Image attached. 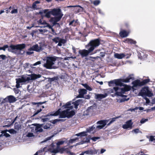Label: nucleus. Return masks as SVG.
Wrapping results in <instances>:
<instances>
[{
	"instance_id": "5",
	"label": "nucleus",
	"mask_w": 155,
	"mask_h": 155,
	"mask_svg": "<svg viewBox=\"0 0 155 155\" xmlns=\"http://www.w3.org/2000/svg\"><path fill=\"white\" fill-rule=\"evenodd\" d=\"M100 44V40L99 38H97L91 40L86 47L87 48L90 47L89 48L92 51L95 48L98 47Z\"/></svg>"
},
{
	"instance_id": "55",
	"label": "nucleus",
	"mask_w": 155,
	"mask_h": 155,
	"mask_svg": "<svg viewBox=\"0 0 155 155\" xmlns=\"http://www.w3.org/2000/svg\"><path fill=\"white\" fill-rule=\"evenodd\" d=\"M41 64V61H39L35 63L33 65V66H36L37 65L40 64Z\"/></svg>"
},
{
	"instance_id": "10",
	"label": "nucleus",
	"mask_w": 155,
	"mask_h": 155,
	"mask_svg": "<svg viewBox=\"0 0 155 155\" xmlns=\"http://www.w3.org/2000/svg\"><path fill=\"white\" fill-rule=\"evenodd\" d=\"M109 120H101L97 121V124H100L96 126V128L97 130H99L102 129L109 122Z\"/></svg>"
},
{
	"instance_id": "62",
	"label": "nucleus",
	"mask_w": 155,
	"mask_h": 155,
	"mask_svg": "<svg viewBox=\"0 0 155 155\" xmlns=\"http://www.w3.org/2000/svg\"><path fill=\"white\" fill-rule=\"evenodd\" d=\"M124 25L127 28H128L129 26V23L127 22L125 23L124 24Z\"/></svg>"
},
{
	"instance_id": "2",
	"label": "nucleus",
	"mask_w": 155,
	"mask_h": 155,
	"mask_svg": "<svg viewBox=\"0 0 155 155\" xmlns=\"http://www.w3.org/2000/svg\"><path fill=\"white\" fill-rule=\"evenodd\" d=\"M41 77V75L40 74H31V76L28 75H23L21 78L16 79V86L17 88H19L20 87V83L28 81L30 80H34Z\"/></svg>"
},
{
	"instance_id": "63",
	"label": "nucleus",
	"mask_w": 155,
	"mask_h": 155,
	"mask_svg": "<svg viewBox=\"0 0 155 155\" xmlns=\"http://www.w3.org/2000/svg\"><path fill=\"white\" fill-rule=\"evenodd\" d=\"M48 120V118H45L42 119L41 120L43 122H45V121H47Z\"/></svg>"
},
{
	"instance_id": "64",
	"label": "nucleus",
	"mask_w": 155,
	"mask_h": 155,
	"mask_svg": "<svg viewBox=\"0 0 155 155\" xmlns=\"http://www.w3.org/2000/svg\"><path fill=\"white\" fill-rule=\"evenodd\" d=\"M86 99H89L90 98V96L89 95H86L85 97H84Z\"/></svg>"
},
{
	"instance_id": "29",
	"label": "nucleus",
	"mask_w": 155,
	"mask_h": 155,
	"mask_svg": "<svg viewBox=\"0 0 155 155\" xmlns=\"http://www.w3.org/2000/svg\"><path fill=\"white\" fill-rule=\"evenodd\" d=\"M48 10H45L44 11V13L45 14V16L47 18H49L50 17L51 15V11L47 12Z\"/></svg>"
},
{
	"instance_id": "58",
	"label": "nucleus",
	"mask_w": 155,
	"mask_h": 155,
	"mask_svg": "<svg viewBox=\"0 0 155 155\" xmlns=\"http://www.w3.org/2000/svg\"><path fill=\"white\" fill-rule=\"evenodd\" d=\"M51 152L54 153H57L59 152V151H58V149L57 150L54 149V150H53L51 151Z\"/></svg>"
},
{
	"instance_id": "11",
	"label": "nucleus",
	"mask_w": 155,
	"mask_h": 155,
	"mask_svg": "<svg viewBox=\"0 0 155 155\" xmlns=\"http://www.w3.org/2000/svg\"><path fill=\"white\" fill-rule=\"evenodd\" d=\"M63 15H60L59 16H56L55 17H51L50 20V21L51 23L53 25H56L57 22L59 21L61 19Z\"/></svg>"
},
{
	"instance_id": "57",
	"label": "nucleus",
	"mask_w": 155,
	"mask_h": 155,
	"mask_svg": "<svg viewBox=\"0 0 155 155\" xmlns=\"http://www.w3.org/2000/svg\"><path fill=\"white\" fill-rule=\"evenodd\" d=\"M139 131V129L137 128V129H136L134 130H132V132H134L136 134H137V133H138Z\"/></svg>"
},
{
	"instance_id": "33",
	"label": "nucleus",
	"mask_w": 155,
	"mask_h": 155,
	"mask_svg": "<svg viewBox=\"0 0 155 155\" xmlns=\"http://www.w3.org/2000/svg\"><path fill=\"white\" fill-rule=\"evenodd\" d=\"M82 85L87 90H88L89 91H91L92 90L91 88L87 84H82Z\"/></svg>"
},
{
	"instance_id": "17",
	"label": "nucleus",
	"mask_w": 155,
	"mask_h": 155,
	"mask_svg": "<svg viewBox=\"0 0 155 155\" xmlns=\"http://www.w3.org/2000/svg\"><path fill=\"white\" fill-rule=\"evenodd\" d=\"M130 33L129 31H127L125 30H123L120 31L119 35L122 38H124L127 36Z\"/></svg>"
},
{
	"instance_id": "51",
	"label": "nucleus",
	"mask_w": 155,
	"mask_h": 155,
	"mask_svg": "<svg viewBox=\"0 0 155 155\" xmlns=\"http://www.w3.org/2000/svg\"><path fill=\"white\" fill-rule=\"evenodd\" d=\"M100 139V137H93L91 138V139L94 141H96L97 140Z\"/></svg>"
},
{
	"instance_id": "28",
	"label": "nucleus",
	"mask_w": 155,
	"mask_h": 155,
	"mask_svg": "<svg viewBox=\"0 0 155 155\" xmlns=\"http://www.w3.org/2000/svg\"><path fill=\"white\" fill-rule=\"evenodd\" d=\"M59 78V77L57 76L52 78H48V81H50V82H51L52 81L56 82V81L58 80Z\"/></svg>"
},
{
	"instance_id": "14",
	"label": "nucleus",
	"mask_w": 155,
	"mask_h": 155,
	"mask_svg": "<svg viewBox=\"0 0 155 155\" xmlns=\"http://www.w3.org/2000/svg\"><path fill=\"white\" fill-rule=\"evenodd\" d=\"M4 100L7 102H8L10 103H12L15 102L17 99L13 96L10 95L4 99Z\"/></svg>"
},
{
	"instance_id": "12",
	"label": "nucleus",
	"mask_w": 155,
	"mask_h": 155,
	"mask_svg": "<svg viewBox=\"0 0 155 155\" xmlns=\"http://www.w3.org/2000/svg\"><path fill=\"white\" fill-rule=\"evenodd\" d=\"M92 51L90 50L89 48H88V50L86 49L80 50L79 51V53L81 55V57H84L87 56Z\"/></svg>"
},
{
	"instance_id": "37",
	"label": "nucleus",
	"mask_w": 155,
	"mask_h": 155,
	"mask_svg": "<svg viewBox=\"0 0 155 155\" xmlns=\"http://www.w3.org/2000/svg\"><path fill=\"white\" fill-rule=\"evenodd\" d=\"M60 38L59 37L55 38L52 39L53 42H55L56 44L59 41Z\"/></svg>"
},
{
	"instance_id": "7",
	"label": "nucleus",
	"mask_w": 155,
	"mask_h": 155,
	"mask_svg": "<svg viewBox=\"0 0 155 155\" xmlns=\"http://www.w3.org/2000/svg\"><path fill=\"white\" fill-rule=\"evenodd\" d=\"M138 95L141 96L143 97H144L146 96L151 97L153 95V94L149 90L148 87H145L142 89L139 93Z\"/></svg>"
},
{
	"instance_id": "41",
	"label": "nucleus",
	"mask_w": 155,
	"mask_h": 155,
	"mask_svg": "<svg viewBox=\"0 0 155 155\" xmlns=\"http://www.w3.org/2000/svg\"><path fill=\"white\" fill-rule=\"evenodd\" d=\"M51 125L49 124H47L44 126L43 127L45 129H49L50 128Z\"/></svg>"
},
{
	"instance_id": "56",
	"label": "nucleus",
	"mask_w": 155,
	"mask_h": 155,
	"mask_svg": "<svg viewBox=\"0 0 155 155\" xmlns=\"http://www.w3.org/2000/svg\"><path fill=\"white\" fill-rule=\"evenodd\" d=\"M39 22L41 24H45L46 23V22L45 21H44L43 22H42V21L41 19H40L39 20Z\"/></svg>"
},
{
	"instance_id": "50",
	"label": "nucleus",
	"mask_w": 155,
	"mask_h": 155,
	"mask_svg": "<svg viewBox=\"0 0 155 155\" xmlns=\"http://www.w3.org/2000/svg\"><path fill=\"white\" fill-rule=\"evenodd\" d=\"M18 12V10L17 9H14L12 11L11 13L12 14L17 13Z\"/></svg>"
},
{
	"instance_id": "25",
	"label": "nucleus",
	"mask_w": 155,
	"mask_h": 155,
	"mask_svg": "<svg viewBox=\"0 0 155 155\" xmlns=\"http://www.w3.org/2000/svg\"><path fill=\"white\" fill-rule=\"evenodd\" d=\"M78 21L77 19L76 20H73L71 21L69 24L70 25H72L73 26H77L78 24Z\"/></svg>"
},
{
	"instance_id": "36",
	"label": "nucleus",
	"mask_w": 155,
	"mask_h": 155,
	"mask_svg": "<svg viewBox=\"0 0 155 155\" xmlns=\"http://www.w3.org/2000/svg\"><path fill=\"white\" fill-rule=\"evenodd\" d=\"M150 81L149 79H147L143 80L141 82L142 85H143L147 84Z\"/></svg>"
},
{
	"instance_id": "47",
	"label": "nucleus",
	"mask_w": 155,
	"mask_h": 155,
	"mask_svg": "<svg viewBox=\"0 0 155 155\" xmlns=\"http://www.w3.org/2000/svg\"><path fill=\"white\" fill-rule=\"evenodd\" d=\"M42 110V109H40L39 110H38L35 112V113L33 115V116H35L36 115L38 114L39 113L41 112Z\"/></svg>"
},
{
	"instance_id": "19",
	"label": "nucleus",
	"mask_w": 155,
	"mask_h": 155,
	"mask_svg": "<svg viewBox=\"0 0 155 155\" xmlns=\"http://www.w3.org/2000/svg\"><path fill=\"white\" fill-rule=\"evenodd\" d=\"M95 98L98 100H101V99L105 97L107 95L106 94H95Z\"/></svg>"
},
{
	"instance_id": "22",
	"label": "nucleus",
	"mask_w": 155,
	"mask_h": 155,
	"mask_svg": "<svg viewBox=\"0 0 155 155\" xmlns=\"http://www.w3.org/2000/svg\"><path fill=\"white\" fill-rule=\"evenodd\" d=\"M132 84H133V86L134 87H136L137 86H141L142 84L141 82H140V81L139 80H137L132 82Z\"/></svg>"
},
{
	"instance_id": "13",
	"label": "nucleus",
	"mask_w": 155,
	"mask_h": 155,
	"mask_svg": "<svg viewBox=\"0 0 155 155\" xmlns=\"http://www.w3.org/2000/svg\"><path fill=\"white\" fill-rule=\"evenodd\" d=\"M110 86H111L112 84H115L116 86H123V84L122 83L120 79L114 80L108 82Z\"/></svg>"
},
{
	"instance_id": "45",
	"label": "nucleus",
	"mask_w": 155,
	"mask_h": 155,
	"mask_svg": "<svg viewBox=\"0 0 155 155\" xmlns=\"http://www.w3.org/2000/svg\"><path fill=\"white\" fill-rule=\"evenodd\" d=\"M62 44H65L66 42V40L64 39H61L60 38L59 41Z\"/></svg>"
},
{
	"instance_id": "39",
	"label": "nucleus",
	"mask_w": 155,
	"mask_h": 155,
	"mask_svg": "<svg viewBox=\"0 0 155 155\" xmlns=\"http://www.w3.org/2000/svg\"><path fill=\"white\" fill-rule=\"evenodd\" d=\"M78 138H76L74 139H71L69 140V143H68V145H69L70 143H72L75 141L76 140H78Z\"/></svg>"
},
{
	"instance_id": "3",
	"label": "nucleus",
	"mask_w": 155,
	"mask_h": 155,
	"mask_svg": "<svg viewBox=\"0 0 155 155\" xmlns=\"http://www.w3.org/2000/svg\"><path fill=\"white\" fill-rule=\"evenodd\" d=\"M57 57L54 56H48L45 59L43 60L46 61V62L44 63L43 66L45 68H58L54 65Z\"/></svg>"
},
{
	"instance_id": "35",
	"label": "nucleus",
	"mask_w": 155,
	"mask_h": 155,
	"mask_svg": "<svg viewBox=\"0 0 155 155\" xmlns=\"http://www.w3.org/2000/svg\"><path fill=\"white\" fill-rule=\"evenodd\" d=\"M8 131V132H9L10 134H16L17 133V131L15 130H14L13 129H11L9 130H6L5 131Z\"/></svg>"
},
{
	"instance_id": "6",
	"label": "nucleus",
	"mask_w": 155,
	"mask_h": 155,
	"mask_svg": "<svg viewBox=\"0 0 155 155\" xmlns=\"http://www.w3.org/2000/svg\"><path fill=\"white\" fill-rule=\"evenodd\" d=\"M96 126L94 125L91 127L87 129L86 131H83L76 134L75 135L78 136L82 137L86 136L87 132H89L91 134H94L96 132V130H97L96 128Z\"/></svg>"
},
{
	"instance_id": "27",
	"label": "nucleus",
	"mask_w": 155,
	"mask_h": 155,
	"mask_svg": "<svg viewBox=\"0 0 155 155\" xmlns=\"http://www.w3.org/2000/svg\"><path fill=\"white\" fill-rule=\"evenodd\" d=\"M126 41L128 43H130L131 44L135 45L136 43V41H134L133 40L131 39H127L126 40Z\"/></svg>"
},
{
	"instance_id": "21",
	"label": "nucleus",
	"mask_w": 155,
	"mask_h": 155,
	"mask_svg": "<svg viewBox=\"0 0 155 155\" xmlns=\"http://www.w3.org/2000/svg\"><path fill=\"white\" fill-rule=\"evenodd\" d=\"M125 55L124 53L118 54L116 53L114 54V57L118 59H121L125 56Z\"/></svg>"
},
{
	"instance_id": "15",
	"label": "nucleus",
	"mask_w": 155,
	"mask_h": 155,
	"mask_svg": "<svg viewBox=\"0 0 155 155\" xmlns=\"http://www.w3.org/2000/svg\"><path fill=\"white\" fill-rule=\"evenodd\" d=\"M51 15L53 16H59L60 15H63L61 13V9H54L51 11Z\"/></svg>"
},
{
	"instance_id": "48",
	"label": "nucleus",
	"mask_w": 155,
	"mask_h": 155,
	"mask_svg": "<svg viewBox=\"0 0 155 155\" xmlns=\"http://www.w3.org/2000/svg\"><path fill=\"white\" fill-rule=\"evenodd\" d=\"M28 137H32L34 136L33 134L32 133H28L26 136Z\"/></svg>"
},
{
	"instance_id": "16",
	"label": "nucleus",
	"mask_w": 155,
	"mask_h": 155,
	"mask_svg": "<svg viewBox=\"0 0 155 155\" xmlns=\"http://www.w3.org/2000/svg\"><path fill=\"white\" fill-rule=\"evenodd\" d=\"M133 123L132 122V120H130L127 121L126 124L122 126L123 128L124 129H127L128 128H131Z\"/></svg>"
},
{
	"instance_id": "59",
	"label": "nucleus",
	"mask_w": 155,
	"mask_h": 155,
	"mask_svg": "<svg viewBox=\"0 0 155 155\" xmlns=\"http://www.w3.org/2000/svg\"><path fill=\"white\" fill-rule=\"evenodd\" d=\"M72 50L73 53L75 54H76L77 52H76V49L74 47H73Z\"/></svg>"
},
{
	"instance_id": "30",
	"label": "nucleus",
	"mask_w": 155,
	"mask_h": 155,
	"mask_svg": "<svg viewBox=\"0 0 155 155\" xmlns=\"http://www.w3.org/2000/svg\"><path fill=\"white\" fill-rule=\"evenodd\" d=\"M64 143H67L66 140H61L59 141L57 143V148L58 149V147L60 145H63Z\"/></svg>"
},
{
	"instance_id": "26",
	"label": "nucleus",
	"mask_w": 155,
	"mask_h": 155,
	"mask_svg": "<svg viewBox=\"0 0 155 155\" xmlns=\"http://www.w3.org/2000/svg\"><path fill=\"white\" fill-rule=\"evenodd\" d=\"M82 99H79L76 101L74 104V107L77 109L78 108V106L81 103L82 101Z\"/></svg>"
},
{
	"instance_id": "20",
	"label": "nucleus",
	"mask_w": 155,
	"mask_h": 155,
	"mask_svg": "<svg viewBox=\"0 0 155 155\" xmlns=\"http://www.w3.org/2000/svg\"><path fill=\"white\" fill-rule=\"evenodd\" d=\"M97 153V151L96 150H88L86 151L83 152L81 153H83V155H84V154L88 155H93Z\"/></svg>"
},
{
	"instance_id": "40",
	"label": "nucleus",
	"mask_w": 155,
	"mask_h": 155,
	"mask_svg": "<svg viewBox=\"0 0 155 155\" xmlns=\"http://www.w3.org/2000/svg\"><path fill=\"white\" fill-rule=\"evenodd\" d=\"M94 107L92 106H90L88 108L86 111L87 112H91L92 111V110L93 109Z\"/></svg>"
},
{
	"instance_id": "31",
	"label": "nucleus",
	"mask_w": 155,
	"mask_h": 155,
	"mask_svg": "<svg viewBox=\"0 0 155 155\" xmlns=\"http://www.w3.org/2000/svg\"><path fill=\"white\" fill-rule=\"evenodd\" d=\"M15 129L18 131L21 128V126L17 123H15L14 126Z\"/></svg>"
},
{
	"instance_id": "34",
	"label": "nucleus",
	"mask_w": 155,
	"mask_h": 155,
	"mask_svg": "<svg viewBox=\"0 0 155 155\" xmlns=\"http://www.w3.org/2000/svg\"><path fill=\"white\" fill-rule=\"evenodd\" d=\"M100 2L101 1L100 0H95L92 2L91 3L93 4L94 5L97 6L99 5Z\"/></svg>"
},
{
	"instance_id": "49",
	"label": "nucleus",
	"mask_w": 155,
	"mask_h": 155,
	"mask_svg": "<svg viewBox=\"0 0 155 155\" xmlns=\"http://www.w3.org/2000/svg\"><path fill=\"white\" fill-rule=\"evenodd\" d=\"M149 140L151 141H153L155 143V138L152 136H150Z\"/></svg>"
},
{
	"instance_id": "18",
	"label": "nucleus",
	"mask_w": 155,
	"mask_h": 155,
	"mask_svg": "<svg viewBox=\"0 0 155 155\" xmlns=\"http://www.w3.org/2000/svg\"><path fill=\"white\" fill-rule=\"evenodd\" d=\"M87 91L84 89H80L79 90V95L77 96V97H84V95L86 94Z\"/></svg>"
},
{
	"instance_id": "60",
	"label": "nucleus",
	"mask_w": 155,
	"mask_h": 155,
	"mask_svg": "<svg viewBox=\"0 0 155 155\" xmlns=\"http://www.w3.org/2000/svg\"><path fill=\"white\" fill-rule=\"evenodd\" d=\"M144 98L146 100V103L148 104L150 102V101L148 98H147L146 97Z\"/></svg>"
},
{
	"instance_id": "54",
	"label": "nucleus",
	"mask_w": 155,
	"mask_h": 155,
	"mask_svg": "<svg viewBox=\"0 0 155 155\" xmlns=\"http://www.w3.org/2000/svg\"><path fill=\"white\" fill-rule=\"evenodd\" d=\"M3 133L4 134V136L6 137H9L10 136V135L6 133L5 132H3Z\"/></svg>"
},
{
	"instance_id": "1",
	"label": "nucleus",
	"mask_w": 155,
	"mask_h": 155,
	"mask_svg": "<svg viewBox=\"0 0 155 155\" xmlns=\"http://www.w3.org/2000/svg\"><path fill=\"white\" fill-rule=\"evenodd\" d=\"M60 114L59 118H65L67 117L69 118L72 117L75 114L74 111L70 110V109H68L66 110H63L61 112H60V110H58L54 113H52L51 114H48L47 116H44L45 117H47L50 116H56Z\"/></svg>"
},
{
	"instance_id": "43",
	"label": "nucleus",
	"mask_w": 155,
	"mask_h": 155,
	"mask_svg": "<svg viewBox=\"0 0 155 155\" xmlns=\"http://www.w3.org/2000/svg\"><path fill=\"white\" fill-rule=\"evenodd\" d=\"M8 48V45H4L3 47H0V50H3L4 51L5 50V49Z\"/></svg>"
},
{
	"instance_id": "61",
	"label": "nucleus",
	"mask_w": 155,
	"mask_h": 155,
	"mask_svg": "<svg viewBox=\"0 0 155 155\" xmlns=\"http://www.w3.org/2000/svg\"><path fill=\"white\" fill-rule=\"evenodd\" d=\"M105 55V54L103 52H100V56L101 57H103Z\"/></svg>"
},
{
	"instance_id": "23",
	"label": "nucleus",
	"mask_w": 155,
	"mask_h": 155,
	"mask_svg": "<svg viewBox=\"0 0 155 155\" xmlns=\"http://www.w3.org/2000/svg\"><path fill=\"white\" fill-rule=\"evenodd\" d=\"M42 125V124H37L35 128V130L36 132H42L43 131V129L41 128Z\"/></svg>"
},
{
	"instance_id": "44",
	"label": "nucleus",
	"mask_w": 155,
	"mask_h": 155,
	"mask_svg": "<svg viewBox=\"0 0 155 155\" xmlns=\"http://www.w3.org/2000/svg\"><path fill=\"white\" fill-rule=\"evenodd\" d=\"M53 137V136H50V137H49L46 138L45 140L41 141V143H43L46 142L48 140H50Z\"/></svg>"
},
{
	"instance_id": "24",
	"label": "nucleus",
	"mask_w": 155,
	"mask_h": 155,
	"mask_svg": "<svg viewBox=\"0 0 155 155\" xmlns=\"http://www.w3.org/2000/svg\"><path fill=\"white\" fill-rule=\"evenodd\" d=\"M131 79L132 80L134 79V76L133 74L130 75L126 79H124L123 81L125 82H130V80Z\"/></svg>"
},
{
	"instance_id": "8",
	"label": "nucleus",
	"mask_w": 155,
	"mask_h": 155,
	"mask_svg": "<svg viewBox=\"0 0 155 155\" xmlns=\"http://www.w3.org/2000/svg\"><path fill=\"white\" fill-rule=\"evenodd\" d=\"M25 44H17L16 45H11L8 49L9 51H12V50H17L21 51L24 49L25 47Z\"/></svg>"
},
{
	"instance_id": "52",
	"label": "nucleus",
	"mask_w": 155,
	"mask_h": 155,
	"mask_svg": "<svg viewBox=\"0 0 155 155\" xmlns=\"http://www.w3.org/2000/svg\"><path fill=\"white\" fill-rule=\"evenodd\" d=\"M148 120L147 119H142L140 121V123L141 124H143L146 121H147Z\"/></svg>"
},
{
	"instance_id": "9",
	"label": "nucleus",
	"mask_w": 155,
	"mask_h": 155,
	"mask_svg": "<svg viewBox=\"0 0 155 155\" xmlns=\"http://www.w3.org/2000/svg\"><path fill=\"white\" fill-rule=\"evenodd\" d=\"M43 50L41 46H39L38 44H36L33 45L31 48H29L28 50L29 51L26 52V54L28 55H31L33 54L34 52H31V51H33L36 52H39L40 51Z\"/></svg>"
},
{
	"instance_id": "38",
	"label": "nucleus",
	"mask_w": 155,
	"mask_h": 155,
	"mask_svg": "<svg viewBox=\"0 0 155 155\" xmlns=\"http://www.w3.org/2000/svg\"><path fill=\"white\" fill-rule=\"evenodd\" d=\"M58 150L59 152H60L61 153H62L64 151L66 150V148L63 147L59 148V147H58Z\"/></svg>"
},
{
	"instance_id": "32",
	"label": "nucleus",
	"mask_w": 155,
	"mask_h": 155,
	"mask_svg": "<svg viewBox=\"0 0 155 155\" xmlns=\"http://www.w3.org/2000/svg\"><path fill=\"white\" fill-rule=\"evenodd\" d=\"M71 104L70 102H68L66 104L64 105L63 106L65 108H70L71 109H72V108H73L74 106L73 105L71 106L70 107H68V106L70 105Z\"/></svg>"
},
{
	"instance_id": "46",
	"label": "nucleus",
	"mask_w": 155,
	"mask_h": 155,
	"mask_svg": "<svg viewBox=\"0 0 155 155\" xmlns=\"http://www.w3.org/2000/svg\"><path fill=\"white\" fill-rule=\"evenodd\" d=\"M7 58V57L4 54L0 55V59H1L2 60H4L6 59Z\"/></svg>"
},
{
	"instance_id": "53",
	"label": "nucleus",
	"mask_w": 155,
	"mask_h": 155,
	"mask_svg": "<svg viewBox=\"0 0 155 155\" xmlns=\"http://www.w3.org/2000/svg\"><path fill=\"white\" fill-rule=\"evenodd\" d=\"M63 120H61V119H56L54 120L53 122V124H55V123L57 121H63Z\"/></svg>"
},
{
	"instance_id": "42",
	"label": "nucleus",
	"mask_w": 155,
	"mask_h": 155,
	"mask_svg": "<svg viewBox=\"0 0 155 155\" xmlns=\"http://www.w3.org/2000/svg\"><path fill=\"white\" fill-rule=\"evenodd\" d=\"M119 117H117L116 118H112V120L110 121V122L107 124V125L109 126V125H110V124H111V123H112L116 119L118 118Z\"/></svg>"
},
{
	"instance_id": "4",
	"label": "nucleus",
	"mask_w": 155,
	"mask_h": 155,
	"mask_svg": "<svg viewBox=\"0 0 155 155\" xmlns=\"http://www.w3.org/2000/svg\"><path fill=\"white\" fill-rule=\"evenodd\" d=\"M130 87L127 85H125L123 88L116 87L111 90V93H114L115 95L119 96L120 95H121V94H124L125 92L130 90Z\"/></svg>"
}]
</instances>
